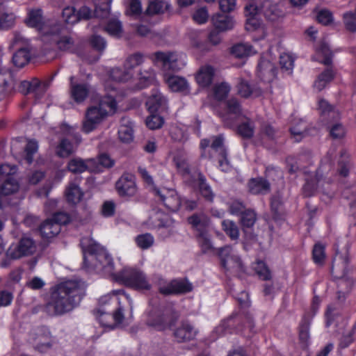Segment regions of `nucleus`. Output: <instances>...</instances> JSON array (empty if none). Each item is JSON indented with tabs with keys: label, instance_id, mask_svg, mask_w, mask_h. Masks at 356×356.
<instances>
[{
	"label": "nucleus",
	"instance_id": "nucleus-1",
	"mask_svg": "<svg viewBox=\"0 0 356 356\" xmlns=\"http://www.w3.org/2000/svg\"><path fill=\"white\" fill-rule=\"evenodd\" d=\"M82 268L87 272L92 269L112 273L113 280L126 287L140 291H149L152 288L147 275L140 268L135 267H124L121 270L113 273L115 264L112 256L106 249L92 241L83 249Z\"/></svg>",
	"mask_w": 356,
	"mask_h": 356
},
{
	"label": "nucleus",
	"instance_id": "nucleus-2",
	"mask_svg": "<svg viewBox=\"0 0 356 356\" xmlns=\"http://www.w3.org/2000/svg\"><path fill=\"white\" fill-rule=\"evenodd\" d=\"M85 295L83 283L78 280H68L50 289L45 309L52 316H63L72 311Z\"/></svg>",
	"mask_w": 356,
	"mask_h": 356
},
{
	"label": "nucleus",
	"instance_id": "nucleus-3",
	"mask_svg": "<svg viewBox=\"0 0 356 356\" xmlns=\"http://www.w3.org/2000/svg\"><path fill=\"white\" fill-rule=\"evenodd\" d=\"M179 318V312L172 306L154 305L147 312L146 325L159 332L170 330Z\"/></svg>",
	"mask_w": 356,
	"mask_h": 356
},
{
	"label": "nucleus",
	"instance_id": "nucleus-4",
	"mask_svg": "<svg viewBox=\"0 0 356 356\" xmlns=\"http://www.w3.org/2000/svg\"><path fill=\"white\" fill-rule=\"evenodd\" d=\"M254 327L252 315L248 312L233 314L221 321L215 332L220 335L232 333H242L245 330L252 331Z\"/></svg>",
	"mask_w": 356,
	"mask_h": 356
},
{
	"label": "nucleus",
	"instance_id": "nucleus-5",
	"mask_svg": "<svg viewBox=\"0 0 356 356\" xmlns=\"http://www.w3.org/2000/svg\"><path fill=\"white\" fill-rule=\"evenodd\" d=\"M25 22L29 26L35 28L44 37L56 36L60 33L63 26L56 20L44 21L42 10L40 8L30 10Z\"/></svg>",
	"mask_w": 356,
	"mask_h": 356
},
{
	"label": "nucleus",
	"instance_id": "nucleus-6",
	"mask_svg": "<svg viewBox=\"0 0 356 356\" xmlns=\"http://www.w3.org/2000/svg\"><path fill=\"white\" fill-rule=\"evenodd\" d=\"M60 132L71 138H62L56 147V154L60 158H67L74 152V144L78 145L82 140L81 135L77 131V127L70 126L65 122H63L60 125Z\"/></svg>",
	"mask_w": 356,
	"mask_h": 356
},
{
	"label": "nucleus",
	"instance_id": "nucleus-7",
	"mask_svg": "<svg viewBox=\"0 0 356 356\" xmlns=\"http://www.w3.org/2000/svg\"><path fill=\"white\" fill-rule=\"evenodd\" d=\"M193 290V285L187 277H176L159 282L158 292L163 296H178L187 294Z\"/></svg>",
	"mask_w": 356,
	"mask_h": 356
},
{
	"label": "nucleus",
	"instance_id": "nucleus-8",
	"mask_svg": "<svg viewBox=\"0 0 356 356\" xmlns=\"http://www.w3.org/2000/svg\"><path fill=\"white\" fill-rule=\"evenodd\" d=\"M151 59L154 64L161 63L165 70L172 72H178L186 65L183 55L177 51H158L152 54Z\"/></svg>",
	"mask_w": 356,
	"mask_h": 356
},
{
	"label": "nucleus",
	"instance_id": "nucleus-9",
	"mask_svg": "<svg viewBox=\"0 0 356 356\" xmlns=\"http://www.w3.org/2000/svg\"><path fill=\"white\" fill-rule=\"evenodd\" d=\"M17 168L9 164L0 165V193L7 196L17 193L19 189V183L16 178Z\"/></svg>",
	"mask_w": 356,
	"mask_h": 356
},
{
	"label": "nucleus",
	"instance_id": "nucleus-10",
	"mask_svg": "<svg viewBox=\"0 0 356 356\" xmlns=\"http://www.w3.org/2000/svg\"><path fill=\"white\" fill-rule=\"evenodd\" d=\"M188 184L198 191L204 200L212 203L215 198V193L211 186L207 182L205 175L198 168H196L193 173L188 178Z\"/></svg>",
	"mask_w": 356,
	"mask_h": 356
},
{
	"label": "nucleus",
	"instance_id": "nucleus-11",
	"mask_svg": "<svg viewBox=\"0 0 356 356\" xmlns=\"http://www.w3.org/2000/svg\"><path fill=\"white\" fill-rule=\"evenodd\" d=\"M153 194L170 211L176 212L181 207V197L175 190L154 187Z\"/></svg>",
	"mask_w": 356,
	"mask_h": 356
},
{
	"label": "nucleus",
	"instance_id": "nucleus-12",
	"mask_svg": "<svg viewBox=\"0 0 356 356\" xmlns=\"http://www.w3.org/2000/svg\"><path fill=\"white\" fill-rule=\"evenodd\" d=\"M218 257L220 260V266L225 272L231 270L243 272L245 270L244 265L240 257L229 254V248H219Z\"/></svg>",
	"mask_w": 356,
	"mask_h": 356
},
{
	"label": "nucleus",
	"instance_id": "nucleus-13",
	"mask_svg": "<svg viewBox=\"0 0 356 356\" xmlns=\"http://www.w3.org/2000/svg\"><path fill=\"white\" fill-rule=\"evenodd\" d=\"M36 251L35 241L30 237H22L18 244L15 246H10L7 250V255L13 259H20L21 257L33 254Z\"/></svg>",
	"mask_w": 356,
	"mask_h": 356
},
{
	"label": "nucleus",
	"instance_id": "nucleus-14",
	"mask_svg": "<svg viewBox=\"0 0 356 356\" xmlns=\"http://www.w3.org/2000/svg\"><path fill=\"white\" fill-rule=\"evenodd\" d=\"M115 189L122 197L134 196L137 192L135 176L131 173H124L116 181Z\"/></svg>",
	"mask_w": 356,
	"mask_h": 356
},
{
	"label": "nucleus",
	"instance_id": "nucleus-15",
	"mask_svg": "<svg viewBox=\"0 0 356 356\" xmlns=\"http://www.w3.org/2000/svg\"><path fill=\"white\" fill-rule=\"evenodd\" d=\"M198 332V329L193 323L188 320H184L174 330L173 337L177 342L185 343L195 339Z\"/></svg>",
	"mask_w": 356,
	"mask_h": 356
},
{
	"label": "nucleus",
	"instance_id": "nucleus-16",
	"mask_svg": "<svg viewBox=\"0 0 356 356\" xmlns=\"http://www.w3.org/2000/svg\"><path fill=\"white\" fill-rule=\"evenodd\" d=\"M187 222L194 232L195 235L204 236L209 232L210 218L204 213H195L187 218Z\"/></svg>",
	"mask_w": 356,
	"mask_h": 356
},
{
	"label": "nucleus",
	"instance_id": "nucleus-17",
	"mask_svg": "<svg viewBox=\"0 0 356 356\" xmlns=\"http://www.w3.org/2000/svg\"><path fill=\"white\" fill-rule=\"evenodd\" d=\"M92 312L101 325L105 327H114L113 325L107 323L104 321L107 318L111 317L114 320L115 324H120L122 323L124 318L123 308L120 305H119V307L115 310L112 315L110 313L106 312L105 309L103 307L95 309Z\"/></svg>",
	"mask_w": 356,
	"mask_h": 356
},
{
	"label": "nucleus",
	"instance_id": "nucleus-18",
	"mask_svg": "<svg viewBox=\"0 0 356 356\" xmlns=\"http://www.w3.org/2000/svg\"><path fill=\"white\" fill-rule=\"evenodd\" d=\"M164 81L172 92H180L183 95L190 93V85L184 77L165 74Z\"/></svg>",
	"mask_w": 356,
	"mask_h": 356
},
{
	"label": "nucleus",
	"instance_id": "nucleus-19",
	"mask_svg": "<svg viewBox=\"0 0 356 356\" xmlns=\"http://www.w3.org/2000/svg\"><path fill=\"white\" fill-rule=\"evenodd\" d=\"M115 113H86L85 119L83 122L82 131L89 134L96 129L106 118L112 115Z\"/></svg>",
	"mask_w": 356,
	"mask_h": 356
},
{
	"label": "nucleus",
	"instance_id": "nucleus-20",
	"mask_svg": "<svg viewBox=\"0 0 356 356\" xmlns=\"http://www.w3.org/2000/svg\"><path fill=\"white\" fill-rule=\"evenodd\" d=\"M145 105L148 111H165L168 109V100L160 92H155L147 99Z\"/></svg>",
	"mask_w": 356,
	"mask_h": 356
},
{
	"label": "nucleus",
	"instance_id": "nucleus-21",
	"mask_svg": "<svg viewBox=\"0 0 356 356\" xmlns=\"http://www.w3.org/2000/svg\"><path fill=\"white\" fill-rule=\"evenodd\" d=\"M249 192L253 195H264L270 192V184L263 177L251 178L248 183Z\"/></svg>",
	"mask_w": 356,
	"mask_h": 356
},
{
	"label": "nucleus",
	"instance_id": "nucleus-22",
	"mask_svg": "<svg viewBox=\"0 0 356 356\" xmlns=\"http://www.w3.org/2000/svg\"><path fill=\"white\" fill-rule=\"evenodd\" d=\"M138 88L143 89L156 82V74L155 70L149 67L147 68H140L137 73Z\"/></svg>",
	"mask_w": 356,
	"mask_h": 356
},
{
	"label": "nucleus",
	"instance_id": "nucleus-23",
	"mask_svg": "<svg viewBox=\"0 0 356 356\" xmlns=\"http://www.w3.org/2000/svg\"><path fill=\"white\" fill-rule=\"evenodd\" d=\"M276 67L268 60L262 59L258 65V76L264 82H271L276 76Z\"/></svg>",
	"mask_w": 356,
	"mask_h": 356
},
{
	"label": "nucleus",
	"instance_id": "nucleus-24",
	"mask_svg": "<svg viewBox=\"0 0 356 356\" xmlns=\"http://www.w3.org/2000/svg\"><path fill=\"white\" fill-rule=\"evenodd\" d=\"M134 122L129 119L122 118L121 124L118 129L119 140L126 144L131 143L134 140Z\"/></svg>",
	"mask_w": 356,
	"mask_h": 356
},
{
	"label": "nucleus",
	"instance_id": "nucleus-25",
	"mask_svg": "<svg viewBox=\"0 0 356 356\" xmlns=\"http://www.w3.org/2000/svg\"><path fill=\"white\" fill-rule=\"evenodd\" d=\"M214 69L211 65H204L200 67L195 74V80L202 88L209 87L214 76Z\"/></svg>",
	"mask_w": 356,
	"mask_h": 356
},
{
	"label": "nucleus",
	"instance_id": "nucleus-26",
	"mask_svg": "<svg viewBox=\"0 0 356 356\" xmlns=\"http://www.w3.org/2000/svg\"><path fill=\"white\" fill-rule=\"evenodd\" d=\"M223 121L225 127L236 129L246 116L243 113H216Z\"/></svg>",
	"mask_w": 356,
	"mask_h": 356
},
{
	"label": "nucleus",
	"instance_id": "nucleus-27",
	"mask_svg": "<svg viewBox=\"0 0 356 356\" xmlns=\"http://www.w3.org/2000/svg\"><path fill=\"white\" fill-rule=\"evenodd\" d=\"M211 22L216 29L226 31L233 29L234 22L232 17L226 14L217 13L212 16Z\"/></svg>",
	"mask_w": 356,
	"mask_h": 356
},
{
	"label": "nucleus",
	"instance_id": "nucleus-28",
	"mask_svg": "<svg viewBox=\"0 0 356 356\" xmlns=\"http://www.w3.org/2000/svg\"><path fill=\"white\" fill-rule=\"evenodd\" d=\"M261 13L268 20L274 21L282 16L278 6L270 0L264 1L260 5Z\"/></svg>",
	"mask_w": 356,
	"mask_h": 356
},
{
	"label": "nucleus",
	"instance_id": "nucleus-29",
	"mask_svg": "<svg viewBox=\"0 0 356 356\" xmlns=\"http://www.w3.org/2000/svg\"><path fill=\"white\" fill-rule=\"evenodd\" d=\"M15 23V14L4 4L0 3V29L8 30Z\"/></svg>",
	"mask_w": 356,
	"mask_h": 356
},
{
	"label": "nucleus",
	"instance_id": "nucleus-30",
	"mask_svg": "<svg viewBox=\"0 0 356 356\" xmlns=\"http://www.w3.org/2000/svg\"><path fill=\"white\" fill-rule=\"evenodd\" d=\"M73 76L70 77V96L76 102L81 103L87 97L89 89L86 84H78L72 82Z\"/></svg>",
	"mask_w": 356,
	"mask_h": 356
},
{
	"label": "nucleus",
	"instance_id": "nucleus-31",
	"mask_svg": "<svg viewBox=\"0 0 356 356\" xmlns=\"http://www.w3.org/2000/svg\"><path fill=\"white\" fill-rule=\"evenodd\" d=\"M61 228L55 224L51 219L44 221L39 227L40 235L44 239H50L60 232Z\"/></svg>",
	"mask_w": 356,
	"mask_h": 356
},
{
	"label": "nucleus",
	"instance_id": "nucleus-32",
	"mask_svg": "<svg viewBox=\"0 0 356 356\" xmlns=\"http://www.w3.org/2000/svg\"><path fill=\"white\" fill-rule=\"evenodd\" d=\"M335 74L336 72L333 67L330 65H327V67L318 76L314 82V87L318 91H321L325 88L327 84L334 79Z\"/></svg>",
	"mask_w": 356,
	"mask_h": 356
},
{
	"label": "nucleus",
	"instance_id": "nucleus-33",
	"mask_svg": "<svg viewBox=\"0 0 356 356\" xmlns=\"http://www.w3.org/2000/svg\"><path fill=\"white\" fill-rule=\"evenodd\" d=\"M311 319L309 314L305 313L299 325V341L304 346H307L309 340Z\"/></svg>",
	"mask_w": 356,
	"mask_h": 356
},
{
	"label": "nucleus",
	"instance_id": "nucleus-34",
	"mask_svg": "<svg viewBox=\"0 0 356 356\" xmlns=\"http://www.w3.org/2000/svg\"><path fill=\"white\" fill-rule=\"evenodd\" d=\"M115 111L118 109V102L111 95H108L101 97L99 100L98 107H89L86 111H106L107 110Z\"/></svg>",
	"mask_w": 356,
	"mask_h": 356
},
{
	"label": "nucleus",
	"instance_id": "nucleus-35",
	"mask_svg": "<svg viewBox=\"0 0 356 356\" xmlns=\"http://www.w3.org/2000/svg\"><path fill=\"white\" fill-rule=\"evenodd\" d=\"M168 0H149L144 15L152 16L163 13L169 8Z\"/></svg>",
	"mask_w": 356,
	"mask_h": 356
},
{
	"label": "nucleus",
	"instance_id": "nucleus-36",
	"mask_svg": "<svg viewBox=\"0 0 356 356\" xmlns=\"http://www.w3.org/2000/svg\"><path fill=\"white\" fill-rule=\"evenodd\" d=\"M256 53L253 47L249 43L239 42L231 48V54L237 58H244Z\"/></svg>",
	"mask_w": 356,
	"mask_h": 356
},
{
	"label": "nucleus",
	"instance_id": "nucleus-37",
	"mask_svg": "<svg viewBox=\"0 0 356 356\" xmlns=\"http://www.w3.org/2000/svg\"><path fill=\"white\" fill-rule=\"evenodd\" d=\"M134 72L127 69L123 65V68L115 67L111 70L110 72L111 79L118 83H127L134 79Z\"/></svg>",
	"mask_w": 356,
	"mask_h": 356
},
{
	"label": "nucleus",
	"instance_id": "nucleus-38",
	"mask_svg": "<svg viewBox=\"0 0 356 356\" xmlns=\"http://www.w3.org/2000/svg\"><path fill=\"white\" fill-rule=\"evenodd\" d=\"M95 4L94 14L96 18L106 19L110 15L112 0H93Z\"/></svg>",
	"mask_w": 356,
	"mask_h": 356
},
{
	"label": "nucleus",
	"instance_id": "nucleus-39",
	"mask_svg": "<svg viewBox=\"0 0 356 356\" xmlns=\"http://www.w3.org/2000/svg\"><path fill=\"white\" fill-rule=\"evenodd\" d=\"M312 259L318 266H323L326 259L325 246L321 242L316 243L312 248Z\"/></svg>",
	"mask_w": 356,
	"mask_h": 356
},
{
	"label": "nucleus",
	"instance_id": "nucleus-40",
	"mask_svg": "<svg viewBox=\"0 0 356 356\" xmlns=\"http://www.w3.org/2000/svg\"><path fill=\"white\" fill-rule=\"evenodd\" d=\"M235 130L243 138L250 139L254 136V126L252 121L246 117Z\"/></svg>",
	"mask_w": 356,
	"mask_h": 356
},
{
	"label": "nucleus",
	"instance_id": "nucleus-41",
	"mask_svg": "<svg viewBox=\"0 0 356 356\" xmlns=\"http://www.w3.org/2000/svg\"><path fill=\"white\" fill-rule=\"evenodd\" d=\"M257 220L256 211L252 209H248L239 216V223L244 230L254 227Z\"/></svg>",
	"mask_w": 356,
	"mask_h": 356
},
{
	"label": "nucleus",
	"instance_id": "nucleus-42",
	"mask_svg": "<svg viewBox=\"0 0 356 356\" xmlns=\"http://www.w3.org/2000/svg\"><path fill=\"white\" fill-rule=\"evenodd\" d=\"M270 211L275 220H280L284 217L283 202L279 195L270 198Z\"/></svg>",
	"mask_w": 356,
	"mask_h": 356
},
{
	"label": "nucleus",
	"instance_id": "nucleus-43",
	"mask_svg": "<svg viewBox=\"0 0 356 356\" xmlns=\"http://www.w3.org/2000/svg\"><path fill=\"white\" fill-rule=\"evenodd\" d=\"M238 93L241 96L248 98L257 97L261 95V90L257 87H252L248 82L242 81L238 86Z\"/></svg>",
	"mask_w": 356,
	"mask_h": 356
},
{
	"label": "nucleus",
	"instance_id": "nucleus-44",
	"mask_svg": "<svg viewBox=\"0 0 356 356\" xmlns=\"http://www.w3.org/2000/svg\"><path fill=\"white\" fill-rule=\"evenodd\" d=\"M350 168V159L346 150H342L338 161V173L339 175L346 177L348 176Z\"/></svg>",
	"mask_w": 356,
	"mask_h": 356
},
{
	"label": "nucleus",
	"instance_id": "nucleus-45",
	"mask_svg": "<svg viewBox=\"0 0 356 356\" xmlns=\"http://www.w3.org/2000/svg\"><path fill=\"white\" fill-rule=\"evenodd\" d=\"M30 52L27 48L19 47L13 56V63L17 67H22L27 64L30 60Z\"/></svg>",
	"mask_w": 356,
	"mask_h": 356
},
{
	"label": "nucleus",
	"instance_id": "nucleus-46",
	"mask_svg": "<svg viewBox=\"0 0 356 356\" xmlns=\"http://www.w3.org/2000/svg\"><path fill=\"white\" fill-rule=\"evenodd\" d=\"M145 56L140 51L129 54L124 60V66L134 72V70L142 65L144 62Z\"/></svg>",
	"mask_w": 356,
	"mask_h": 356
},
{
	"label": "nucleus",
	"instance_id": "nucleus-47",
	"mask_svg": "<svg viewBox=\"0 0 356 356\" xmlns=\"http://www.w3.org/2000/svg\"><path fill=\"white\" fill-rule=\"evenodd\" d=\"M83 193L81 188L76 184H72L65 191V197L67 201L71 204L79 202L83 197Z\"/></svg>",
	"mask_w": 356,
	"mask_h": 356
},
{
	"label": "nucleus",
	"instance_id": "nucleus-48",
	"mask_svg": "<svg viewBox=\"0 0 356 356\" xmlns=\"http://www.w3.org/2000/svg\"><path fill=\"white\" fill-rule=\"evenodd\" d=\"M259 277L264 281L271 280V272L266 264L262 260H257L252 266Z\"/></svg>",
	"mask_w": 356,
	"mask_h": 356
},
{
	"label": "nucleus",
	"instance_id": "nucleus-49",
	"mask_svg": "<svg viewBox=\"0 0 356 356\" xmlns=\"http://www.w3.org/2000/svg\"><path fill=\"white\" fill-rule=\"evenodd\" d=\"M222 229L232 239L237 240L239 237V229L236 224L230 220H223L221 222Z\"/></svg>",
	"mask_w": 356,
	"mask_h": 356
},
{
	"label": "nucleus",
	"instance_id": "nucleus-50",
	"mask_svg": "<svg viewBox=\"0 0 356 356\" xmlns=\"http://www.w3.org/2000/svg\"><path fill=\"white\" fill-rule=\"evenodd\" d=\"M104 30L113 37L120 38L122 33V26L118 19H111L104 27Z\"/></svg>",
	"mask_w": 356,
	"mask_h": 356
},
{
	"label": "nucleus",
	"instance_id": "nucleus-51",
	"mask_svg": "<svg viewBox=\"0 0 356 356\" xmlns=\"http://www.w3.org/2000/svg\"><path fill=\"white\" fill-rule=\"evenodd\" d=\"M173 161L175 164L176 168L179 174H180L182 177L189 176L193 173L195 170H194L193 172L191 170L190 165L188 161L181 157V156H175L173 159Z\"/></svg>",
	"mask_w": 356,
	"mask_h": 356
},
{
	"label": "nucleus",
	"instance_id": "nucleus-52",
	"mask_svg": "<svg viewBox=\"0 0 356 356\" xmlns=\"http://www.w3.org/2000/svg\"><path fill=\"white\" fill-rule=\"evenodd\" d=\"M38 150V143L35 139H29L24 147V159L28 164H31L33 161L35 154Z\"/></svg>",
	"mask_w": 356,
	"mask_h": 356
},
{
	"label": "nucleus",
	"instance_id": "nucleus-53",
	"mask_svg": "<svg viewBox=\"0 0 356 356\" xmlns=\"http://www.w3.org/2000/svg\"><path fill=\"white\" fill-rule=\"evenodd\" d=\"M88 168L87 164L79 158L72 159L67 163V170L74 174L84 172Z\"/></svg>",
	"mask_w": 356,
	"mask_h": 356
},
{
	"label": "nucleus",
	"instance_id": "nucleus-54",
	"mask_svg": "<svg viewBox=\"0 0 356 356\" xmlns=\"http://www.w3.org/2000/svg\"><path fill=\"white\" fill-rule=\"evenodd\" d=\"M41 88L39 81L35 79L31 81H23L20 83L19 90L22 93L27 95L29 93L37 94Z\"/></svg>",
	"mask_w": 356,
	"mask_h": 356
},
{
	"label": "nucleus",
	"instance_id": "nucleus-55",
	"mask_svg": "<svg viewBox=\"0 0 356 356\" xmlns=\"http://www.w3.org/2000/svg\"><path fill=\"white\" fill-rule=\"evenodd\" d=\"M135 242L138 248L147 250L153 245L154 238L150 233L141 234L136 237Z\"/></svg>",
	"mask_w": 356,
	"mask_h": 356
},
{
	"label": "nucleus",
	"instance_id": "nucleus-56",
	"mask_svg": "<svg viewBox=\"0 0 356 356\" xmlns=\"http://www.w3.org/2000/svg\"><path fill=\"white\" fill-rule=\"evenodd\" d=\"M150 115L147 117L145 120L146 126L152 130L160 129L163 123L164 119L159 115V113H149Z\"/></svg>",
	"mask_w": 356,
	"mask_h": 356
},
{
	"label": "nucleus",
	"instance_id": "nucleus-57",
	"mask_svg": "<svg viewBox=\"0 0 356 356\" xmlns=\"http://www.w3.org/2000/svg\"><path fill=\"white\" fill-rule=\"evenodd\" d=\"M62 17L67 24H74L79 22L77 11L73 6L65 7L62 12Z\"/></svg>",
	"mask_w": 356,
	"mask_h": 356
},
{
	"label": "nucleus",
	"instance_id": "nucleus-58",
	"mask_svg": "<svg viewBox=\"0 0 356 356\" xmlns=\"http://www.w3.org/2000/svg\"><path fill=\"white\" fill-rule=\"evenodd\" d=\"M318 187V181L316 178L306 179L302 187V195L305 197L314 195Z\"/></svg>",
	"mask_w": 356,
	"mask_h": 356
},
{
	"label": "nucleus",
	"instance_id": "nucleus-59",
	"mask_svg": "<svg viewBox=\"0 0 356 356\" xmlns=\"http://www.w3.org/2000/svg\"><path fill=\"white\" fill-rule=\"evenodd\" d=\"M126 13L135 17L140 16L143 13L140 1L129 0Z\"/></svg>",
	"mask_w": 356,
	"mask_h": 356
},
{
	"label": "nucleus",
	"instance_id": "nucleus-60",
	"mask_svg": "<svg viewBox=\"0 0 356 356\" xmlns=\"http://www.w3.org/2000/svg\"><path fill=\"white\" fill-rule=\"evenodd\" d=\"M229 90L230 87L228 84L225 83H221L220 84L216 85L213 87V94L215 99H216L218 101H220L227 97Z\"/></svg>",
	"mask_w": 356,
	"mask_h": 356
},
{
	"label": "nucleus",
	"instance_id": "nucleus-61",
	"mask_svg": "<svg viewBox=\"0 0 356 356\" xmlns=\"http://www.w3.org/2000/svg\"><path fill=\"white\" fill-rule=\"evenodd\" d=\"M294 60L293 57L288 54H282L280 56V65L282 70L291 74L293 67Z\"/></svg>",
	"mask_w": 356,
	"mask_h": 356
},
{
	"label": "nucleus",
	"instance_id": "nucleus-62",
	"mask_svg": "<svg viewBox=\"0 0 356 356\" xmlns=\"http://www.w3.org/2000/svg\"><path fill=\"white\" fill-rule=\"evenodd\" d=\"M264 178L266 179H268L273 181H277L283 177L280 168L271 165L266 166L264 172Z\"/></svg>",
	"mask_w": 356,
	"mask_h": 356
},
{
	"label": "nucleus",
	"instance_id": "nucleus-63",
	"mask_svg": "<svg viewBox=\"0 0 356 356\" xmlns=\"http://www.w3.org/2000/svg\"><path fill=\"white\" fill-rule=\"evenodd\" d=\"M202 251L206 253L213 250V245L210 239L209 232H206L204 236H195Z\"/></svg>",
	"mask_w": 356,
	"mask_h": 356
},
{
	"label": "nucleus",
	"instance_id": "nucleus-64",
	"mask_svg": "<svg viewBox=\"0 0 356 356\" xmlns=\"http://www.w3.org/2000/svg\"><path fill=\"white\" fill-rule=\"evenodd\" d=\"M329 134L333 139H341L345 137L346 131L342 124L335 123L330 127Z\"/></svg>",
	"mask_w": 356,
	"mask_h": 356
}]
</instances>
